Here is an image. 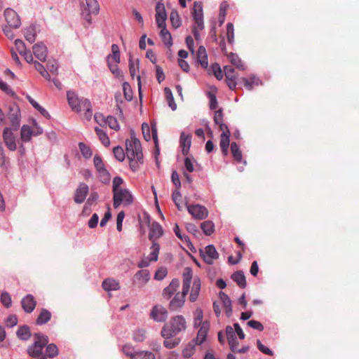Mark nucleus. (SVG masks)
Listing matches in <instances>:
<instances>
[{
  "label": "nucleus",
  "mask_w": 359,
  "mask_h": 359,
  "mask_svg": "<svg viewBox=\"0 0 359 359\" xmlns=\"http://www.w3.org/2000/svg\"><path fill=\"white\" fill-rule=\"evenodd\" d=\"M126 150L130 167L135 172L143 164V154L141 143L133 132L131 133L130 139L126 141Z\"/></svg>",
  "instance_id": "nucleus-1"
},
{
  "label": "nucleus",
  "mask_w": 359,
  "mask_h": 359,
  "mask_svg": "<svg viewBox=\"0 0 359 359\" xmlns=\"http://www.w3.org/2000/svg\"><path fill=\"white\" fill-rule=\"evenodd\" d=\"M187 328V322L182 316H175L166 323L161 332L163 338H172Z\"/></svg>",
  "instance_id": "nucleus-2"
},
{
  "label": "nucleus",
  "mask_w": 359,
  "mask_h": 359,
  "mask_svg": "<svg viewBox=\"0 0 359 359\" xmlns=\"http://www.w3.org/2000/svg\"><path fill=\"white\" fill-rule=\"evenodd\" d=\"M67 101L72 109L79 112L85 111V116L90 119L92 116L91 104L88 99L79 98L77 95L72 91H68L67 93Z\"/></svg>",
  "instance_id": "nucleus-3"
},
{
  "label": "nucleus",
  "mask_w": 359,
  "mask_h": 359,
  "mask_svg": "<svg viewBox=\"0 0 359 359\" xmlns=\"http://www.w3.org/2000/svg\"><path fill=\"white\" fill-rule=\"evenodd\" d=\"M194 24L192 28V34L196 41L200 39V32L204 29L203 6L201 1H194L192 12Z\"/></svg>",
  "instance_id": "nucleus-4"
},
{
  "label": "nucleus",
  "mask_w": 359,
  "mask_h": 359,
  "mask_svg": "<svg viewBox=\"0 0 359 359\" xmlns=\"http://www.w3.org/2000/svg\"><path fill=\"white\" fill-rule=\"evenodd\" d=\"M36 340L33 345L29 346L27 350L28 354L37 358L41 355L43 347L48 344V339L46 336L36 333L34 334Z\"/></svg>",
  "instance_id": "nucleus-5"
},
{
  "label": "nucleus",
  "mask_w": 359,
  "mask_h": 359,
  "mask_svg": "<svg viewBox=\"0 0 359 359\" xmlns=\"http://www.w3.org/2000/svg\"><path fill=\"white\" fill-rule=\"evenodd\" d=\"M133 201V197L126 189H119L113 192L114 207L117 208L121 204L125 206L130 205Z\"/></svg>",
  "instance_id": "nucleus-6"
},
{
  "label": "nucleus",
  "mask_w": 359,
  "mask_h": 359,
  "mask_svg": "<svg viewBox=\"0 0 359 359\" xmlns=\"http://www.w3.org/2000/svg\"><path fill=\"white\" fill-rule=\"evenodd\" d=\"M81 8L82 17L89 24L91 23V14L97 15L100 10L98 1H83Z\"/></svg>",
  "instance_id": "nucleus-7"
},
{
  "label": "nucleus",
  "mask_w": 359,
  "mask_h": 359,
  "mask_svg": "<svg viewBox=\"0 0 359 359\" xmlns=\"http://www.w3.org/2000/svg\"><path fill=\"white\" fill-rule=\"evenodd\" d=\"M187 206L188 212L197 219H203L206 218L208 215V209L201 205H188L187 203H186Z\"/></svg>",
  "instance_id": "nucleus-8"
},
{
  "label": "nucleus",
  "mask_w": 359,
  "mask_h": 359,
  "mask_svg": "<svg viewBox=\"0 0 359 359\" xmlns=\"http://www.w3.org/2000/svg\"><path fill=\"white\" fill-rule=\"evenodd\" d=\"M5 20L8 24L9 27L18 29L21 25V21L18 13L11 8H6L4 11Z\"/></svg>",
  "instance_id": "nucleus-9"
},
{
  "label": "nucleus",
  "mask_w": 359,
  "mask_h": 359,
  "mask_svg": "<svg viewBox=\"0 0 359 359\" xmlns=\"http://www.w3.org/2000/svg\"><path fill=\"white\" fill-rule=\"evenodd\" d=\"M150 318L156 322H164L168 318V311L161 305H156L152 308Z\"/></svg>",
  "instance_id": "nucleus-10"
},
{
  "label": "nucleus",
  "mask_w": 359,
  "mask_h": 359,
  "mask_svg": "<svg viewBox=\"0 0 359 359\" xmlns=\"http://www.w3.org/2000/svg\"><path fill=\"white\" fill-rule=\"evenodd\" d=\"M167 19V14L165 11V5L158 1L156 6V21L158 27L165 25V20Z\"/></svg>",
  "instance_id": "nucleus-11"
},
{
  "label": "nucleus",
  "mask_w": 359,
  "mask_h": 359,
  "mask_svg": "<svg viewBox=\"0 0 359 359\" xmlns=\"http://www.w3.org/2000/svg\"><path fill=\"white\" fill-rule=\"evenodd\" d=\"M4 142L7 148L11 151H15L17 149L15 137L9 128H6L3 133Z\"/></svg>",
  "instance_id": "nucleus-12"
},
{
  "label": "nucleus",
  "mask_w": 359,
  "mask_h": 359,
  "mask_svg": "<svg viewBox=\"0 0 359 359\" xmlns=\"http://www.w3.org/2000/svg\"><path fill=\"white\" fill-rule=\"evenodd\" d=\"M88 186L85 183H80L77 189L75 191L74 201L76 203H82L88 194Z\"/></svg>",
  "instance_id": "nucleus-13"
},
{
  "label": "nucleus",
  "mask_w": 359,
  "mask_h": 359,
  "mask_svg": "<svg viewBox=\"0 0 359 359\" xmlns=\"http://www.w3.org/2000/svg\"><path fill=\"white\" fill-rule=\"evenodd\" d=\"M187 293L182 290V293H177L169 304V309L171 311H177L182 308L184 304V298Z\"/></svg>",
  "instance_id": "nucleus-14"
},
{
  "label": "nucleus",
  "mask_w": 359,
  "mask_h": 359,
  "mask_svg": "<svg viewBox=\"0 0 359 359\" xmlns=\"http://www.w3.org/2000/svg\"><path fill=\"white\" fill-rule=\"evenodd\" d=\"M20 109L18 106L15 105L10 107V111L8 114V118L10 120L11 123L14 129H16L20 126Z\"/></svg>",
  "instance_id": "nucleus-15"
},
{
  "label": "nucleus",
  "mask_w": 359,
  "mask_h": 359,
  "mask_svg": "<svg viewBox=\"0 0 359 359\" xmlns=\"http://www.w3.org/2000/svg\"><path fill=\"white\" fill-rule=\"evenodd\" d=\"M224 74L226 76V81L231 90H234L236 86V75L233 68L230 66H225L224 67Z\"/></svg>",
  "instance_id": "nucleus-16"
},
{
  "label": "nucleus",
  "mask_w": 359,
  "mask_h": 359,
  "mask_svg": "<svg viewBox=\"0 0 359 359\" xmlns=\"http://www.w3.org/2000/svg\"><path fill=\"white\" fill-rule=\"evenodd\" d=\"M34 55L39 60L43 62L46 60L48 55L46 46L43 43H36L33 48Z\"/></svg>",
  "instance_id": "nucleus-17"
},
{
  "label": "nucleus",
  "mask_w": 359,
  "mask_h": 359,
  "mask_svg": "<svg viewBox=\"0 0 359 359\" xmlns=\"http://www.w3.org/2000/svg\"><path fill=\"white\" fill-rule=\"evenodd\" d=\"M218 252L212 245H209L205 248V255L203 259L208 264H212L214 259L218 258Z\"/></svg>",
  "instance_id": "nucleus-18"
},
{
  "label": "nucleus",
  "mask_w": 359,
  "mask_h": 359,
  "mask_svg": "<svg viewBox=\"0 0 359 359\" xmlns=\"http://www.w3.org/2000/svg\"><path fill=\"white\" fill-rule=\"evenodd\" d=\"M22 307L27 313H31L36 307V302L32 294H27L21 301Z\"/></svg>",
  "instance_id": "nucleus-19"
},
{
  "label": "nucleus",
  "mask_w": 359,
  "mask_h": 359,
  "mask_svg": "<svg viewBox=\"0 0 359 359\" xmlns=\"http://www.w3.org/2000/svg\"><path fill=\"white\" fill-rule=\"evenodd\" d=\"M149 279L150 273L147 269L138 271L134 276V281L140 287L144 286Z\"/></svg>",
  "instance_id": "nucleus-20"
},
{
  "label": "nucleus",
  "mask_w": 359,
  "mask_h": 359,
  "mask_svg": "<svg viewBox=\"0 0 359 359\" xmlns=\"http://www.w3.org/2000/svg\"><path fill=\"white\" fill-rule=\"evenodd\" d=\"M180 147H182V154L186 156L188 154L191 143V135H186L184 133H182L180 139Z\"/></svg>",
  "instance_id": "nucleus-21"
},
{
  "label": "nucleus",
  "mask_w": 359,
  "mask_h": 359,
  "mask_svg": "<svg viewBox=\"0 0 359 359\" xmlns=\"http://www.w3.org/2000/svg\"><path fill=\"white\" fill-rule=\"evenodd\" d=\"M163 234V229L161 226L156 222H154L150 226L149 237L152 242H155L154 241L158 238H160Z\"/></svg>",
  "instance_id": "nucleus-22"
},
{
  "label": "nucleus",
  "mask_w": 359,
  "mask_h": 359,
  "mask_svg": "<svg viewBox=\"0 0 359 359\" xmlns=\"http://www.w3.org/2000/svg\"><path fill=\"white\" fill-rule=\"evenodd\" d=\"M180 286V281L177 279H173L170 285L166 287L163 292L164 298L169 299L172 295L177 291Z\"/></svg>",
  "instance_id": "nucleus-23"
},
{
  "label": "nucleus",
  "mask_w": 359,
  "mask_h": 359,
  "mask_svg": "<svg viewBox=\"0 0 359 359\" xmlns=\"http://www.w3.org/2000/svg\"><path fill=\"white\" fill-rule=\"evenodd\" d=\"M210 325L208 322H204L198 332L196 342L197 344H201L205 341L208 332L209 330Z\"/></svg>",
  "instance_id": "nucleus-24"
},
{
  "label": "nucleus",
  "mask_w": 359,
  "mask_h": 359,
  "mask_svg": "<svg viewBox=\"0 0 359 359\" xmlns=\"http://www.w3.org/2000/svg\"><path fill=\"white\" fill-rule=\"evenodd\" d=\"M201 290V280L198 278H195L194 279L193 285L191 290V293L189 296V300L191 302H194L198 299L199 295V292Z\"/></svg>",
  "instance_id": "nucleus-25"
},
{
  "label": "nucleus",
  "mask_w": 359,
  "mask_h": 359,
  "mask_svg": "<svg viewBox=\"0 0 359 359\" xmlns=\"http://www.w3.org/2000/svg\"><path fill=\"white\" fill-rule=\"evenodd\" d=\"M192 278V271L190 268L187 267L184 269V271L183 272V286L182 290L184 291V293H188L189 288H190V284Z\"/></svg>",
  "instance_id": "nucleus-26"
},
{
  "label": "nucleus",
  "mask_w": 359,
  "mask_h": 359,
  "mask_svg": "<svg viewBox=\"0 0 359 359\" xmlns=\"http://www.w3.org/2000/svg\"><path fill=\"white\" fill-rule=\"evenodd\" d=\"M196 56L197 60L201 64V67L205 69L207 68L208 65V55L204 46H199Z\"/></svg>",
  "instance_id": "nucleus-27"
},
{
  "label": "nucleus",
  "mask_w": 359,
  "mask_h": 359,
  "mask_svg": "<svg viewBox=\"0 0 359 359\" xmlns=\"http://www.w3.org/2000/svg\"><path fill=\"white\" fill-rule=\"evenodd\" d=\"M231 279L237 283L241 288L246 287V279L242 271H237L231 275Z\"/></svg>",
  "instance_id": "nucleus-28"
},
{
  "label": "nucleus",
  "mask_w": 359,
  "mask_h": 359,
  "mask_svg": "<svg viewBox=\"0 0 359 359\" xmlns=\"http://www.w3.org/2000/svg\"><path fill=\"white\" fill-rule=\"evenodd\" d=\"M34 129H31V127L27 125L22 126L20 131V138L24 142H29L32 137L34 135Z\"/></svg>",
  "instance_id": "nucleus-29"
},
{
  "label": "nucleus",
  "mask_w": 359,
  "mask_h": 359,
  "mask_svg": "<svg viewBox=\"0 0 359 359\" xmlns=\"http://www.w3.org/2000/svg\"><path fill=\"white\" fill-rule=\"evenodd\" d=\"M219 298L223 303V306L225 309V312L228 316H230L232 313L231 301L229 296L223 292H220Z\"/></svg>",
  "instance_id": "nucleus-30"
},
{
  "label": "nucleus",
  "mask_w": 359,
  "mask_h": 359,
  "mask_svg": "<svg viewBox=\"0 0 359 359\" xmlns=\"http://www.w3.org/2000/svg\"><path fill=\"white\" fill-rule=\"evenodd\" d=\"M120 62V51L118 45L112 44L111 54L107 57V63H119Z\"/></svg>",
  "instance_id": "nucleus-31"
},
{
  "label": "nucleus",
  "mask_w": 359,
  "mask_h": 359,
  "mask_svg": "<svg viewBox=\"0 0 359 359\" xmlns=\"http://www.w3.org/2000/svg\"><path fill=\"white\" fill-rule=\"evenodd\" d=\"M102 285L103 289L106 291L117 290L120 288L118 282L111 278L105 279L102 282Z\"/></svg>",
  "instance_id": "nucleus-32"
},
{
  "label": "nucleus",
  "mask_w": 359,
  "mask_h": 359,
  "mask_svg": "<svg viewBox=\"0 0 359 359\" xmlns=\"http://www.w3.org/2000/svg\"><path fill=\"white\" fill-rule=\"evenodd\" d=\"M226 56L229 60V62L237 69H240V70H244L245 69V67H244V65L243 64L241 60L240 59V57L238 56V55L235 54V53H230L229 54H226Z\"/></svg>",
  "instance_id": "nucleus-33"
},
{
  "label": "nucleus",
  "mask_w": 359,
  "mask_h": 359,
  "mask_svg": "<svg viewBox=\"0 0 359 359\" xmlns=\"http://www.w3.org/2000/svg\"><path fill=\"white\" fill-rule=\"evenodd\" d=\"M51 318V313L47 309H41L36 320V323L37 325H43L46 323H48Z\"/></svg>",
  "instance_id": "nucleus-34"
},
{
  "label": "nucleus",
  "mask_w": 359,
  "mask_h": 359,
  "mask_svg": "<svg viewBox=\"0 0 359 359\" xmlns=\"http://www.w3.org/2000/svg\"><path fill=\"white\" fill-rule=\"evenodd\" d=\"M229 137H230V135H226L225 134H221V135H220L219 146H220L222 152L224 156H226L228 154L229 142H230Z\"/></svg>",
  "instance_id": "nucleus-35"
},
{
  "label": "nucleus",
  "mask_w": 359,
  "mask_h": 359,
  "mask_svg": "<svg viewBox=\"0 0 359 359\" xmlns=\"http://www.w3.org/2000/svg\"><path fill=\"white\" fill-rule=\"evenodd\" d=\"M95 131L99 140L104 147H108L110 144L109 138L106 132L98 127L95 128Z\"/></svg>",
  "instance_id": "nucleus-36"
},
{
  "label": "nucleus",
  "mask_w": 359,
  "mask_h": 359,
  "mask_svg": "<svg viewBox=\"0 0 359 359\" xmlns=\"http://www.w3.org/2000/svg\"><path fill=\"white\" fill-rule=\"evenodd\" d=\"M160 35L165 45L170 47L172 45V39L170 33L167 30L165 25L161 27Z\"/></svg>",
  "instance_id": "nucleus-37"
},
{
  "label": "nucleus",
  "mask_w": 359,
  "mask_h": 359,
  "mask_svg": "<svg viewBox=\"0 0 359 359\" xmlns=\"http://www.w3.org/2000/svg\"><path fill=\"white\" fill-rule=\"evenodd\" d=\"M241 81L248 90H252L255 86L259 85V79L253 76L250 79L242 78Z\"/></svg>",
  "instance_id": "nucleus-38"
},
{
  "label": "nucleus",
  "mask_w": 359,
  "mask_h": 359,
  "mask_svg": "<svg viewBox=\"0 0 359 359\" xmlns=\"http://www.w3.org/2000/svg\"><path fill=\"white\" fill-rule=\"evenodd\" d=\"M201 228L207 236H210L215 231V224L210 220L202 222L201 224Z\"/></svg>",
  "instance_id": "nucleus-39"
},
{
  "label": "nucleus",
  "mask_w": 359,
  "mask_h": 359,
  "mask_svg": "<svg viewBox=\"0 0 359 359\" xmlns=\"http://www.w3.org/2000/svg\"><path fill=\"white\" fill-rule=\"evenodd\" d=\"M25 37L27 41L33 43L36 39V29L34 26L31 25L25 29Z\"/></svg>",
  "instance_id": "nucleus-40"
},
{
  "label": "nucleus",
  "mask_w": 359,
  "mask_h": 359,
  "mask_svg": "<svg viewBox=\"0 0 359 359\" xmlns=\"http://www.w3.org/2000/svg\"><path fill=\"white\" fill-rule=\"evenodd\" d=\"M231 152L235 161L237 162H241L243 158L242 152L236 142L231 143Z\"/></svg>",
  "instance_id": "nucleus-41"
},
{
  "label": "nucleus",
  "mask_w": 359,
  "mask_h": 359,
  "mask_svg": "<svg viewBox=\"0 0 359 359\" xmlns=\"http://www.w3.org/2000/svg\"><path fill=\"white\" fill-rule=\"evenodd\" d=\"M160 247L159 245L156 243L153 242V244L151 247V252L149 255L148 256L147 259H149L151 262H156L158 259V256L159 253Z\"/></svg>",
  "instance_id": "nucleus-42"
},
{
  "label": "nucleus",
  "mask_w": 359,
  "mask_h": 359,
  "mask_svg": "<svg viewBox=\"0 0 359 359\" xmlns=\"http://www.w3.org/2000/svg\"><path fill=\"white\" fill-rule=\"evenodd\" d=\"M17 335L20 339H22V340L29 339L31 336L30 332H29V328L26 325L19 327L17 331Z\"/></svg>",
  "instance_id": "nucleus-43"
},
{
  "label": "nucleus",
  "mask_w": 359,
  "mask_h": 359,
  "mask_svg": "<svg viewBox=\"0 0 359 359\" xmlns=\"http://www.w3.org/2000/svg\"><path fill=\"white\" fill-rule=\"evenodd\" d=\"M165 95L166 100L169 107L172 109V110H175L177 109V104L174 101V97L172 93L171 90L169 88H165Z\"/></svg>",
  "instance_id": "nucleus-44"
},
{
  "label": "nucleus",
  "mask_w": 359,
  "mask_h": 359,
  "mask_svg": "<svg viewBox=\"0 0 359 359\" xmlns=\"http://www.w3.org/2000/svg\"><path fill=\"white\" fill-rule=\"evenodd\" d=\"M228 7H229V6L226 2L222 3L220 5L219 13V16H218V22H219V26H222L223 25V23L224 22Z\"/></svg>",
  "instance_id": "nucleus-45"
},
{
  "label": "nucleus",
  "mask_w": 359,
  "mask_h": 359,
  "mask_svg": "<svg viewBox=\"0 0 359 359\" xmlns=\"http://www.w3.org/2000/svg\"><path fill=\"white\" fill-rule=\"evenodd\" d=\"M34 67H35L36 70L38 71L44 79L50 81V76L49 73L48 72V71L45 69L43 65L37 61H34Z\"/></svg>",
  "instance_id": "nucleus-46"
},
{
  "label": "nucleus",
  "mask_w": 359,
  "mask_h": 359,
  "mask_svg": "<svg viewBox=\"0 0 359 359\" xmlns=\"http://www.w3.org/2000/svg\"><path fill=\"white\" fill-rule=\"evenodd\" d=\"M172 199L173 201V202L175 203L176 207L177 208V209L179 210H182V205H181L182 203V195L180 192V189H175L173 192H172Z\"/></svg>",
  "instance_id": "nucleus-47"
},
{
  "label": "nucleus",
  "mask_w": 359,
  "mask_h": 359,
  "mask_svg": "<svg viewBox=\"0 0 359 359\" xmlns=\"http://www.w3.org/2000/svg\"><path fill=\"white\" fill-rule=\"evenodd\" d=\"M106 125H108L111 129H113L116 131H118L120 129V126L117 119L112 116H108L106 118Z\"/></svg>",
  "instance_id": "nucleus-48"
},
{
  "label": "nucleus",
  "mask_w": 359,
  "mask_h": 359,
  "mask_svg": "<svg viewBox=\"0 0 359 359\" xmlns=\"http://www.w3.org/2000/svg\"><path fill=\"white\" fill-rule=\"evenodd\" d=\"M147 331L144 329H137L133 334V339L135 341L142 342L146 339Z\"/></svg>",
  "instance_id": "nucleus-49"
},
{
  "label": "nucleus",
  "mask_w": 359,
  "mask_h": 359,
  "mask_svg": "<svg viewBox=\"0 0 359 359\" xmlns=\"http://www.w3.org/2000/svg\"><path fill=\"white\" fill-rule=\"evenodd\" d=\"M46 353L48 358H53L58 355V348L54 344H50L46 347Z\"/></svg>",
  "instance_id": "nucleus-50"
},
{
  "label": "nucleus",
  "mask_w": 359,
  "mask_h": 359,
  "mask_svg": "<svg viewBox=\"0 0 359 359\" xmlns=\"http://www.w3.org/2000/svg\"><path fill=\"white\" fill-rule=\"evenodd\" d=\"M98 173V177L100 180V181L104 184H107L110 181V174L107 170V169L104 168L103 169H101L98 171H97Z\"/></svg>",
  "instance_id": "nucleus-51"
},
{
  "label": "nucleus",
  "mask_w": 359,
  "mask_h": 359,
  "mask_svg": "<svg viewBox=\"0 0 359 359\" xmlns=\"http://www.w3.org/2000/svg\"><path fill=\"white\" fill-rule=\"evenodd\" d=\"M164 339H165V340L163 341V344L166 348H168L169 349L175 348L180 342V339L179 338H175V339L164 338Z\"/></svg>",
  "instance_id": "nucleus-52"
},
{
  "label": "nucleus",
  "mask_w": 359,
  "mask_h": 359,
  "mask_svg": "<svg viewBox=\"0 0 359 359\" xmlns=\"http://www.w3.org/2000/svg\"><path fill=\"white\" fill-rule=\"evenodd\" d=\"M170 18L171 23L175 28H177L181 25L180 18L176 11H172L170 13Z\"/></svg>",
  "instance_id": "nucleus-53"
},
{
  "label": "nucleus",
  "mask_w": 359,
  "mask_h": 359,
  "mask_svg": "<svg viewBox=\"0 0 359 359\" xmlns=\"http://www.w3.org/2000/svg\"><path fill=\"white\" fill-rule=\"evenodd\" d=\"M79 149L86 158H89L92 156V151L90 148L83 142L79 144Z\"/></svg>",
  "instance_id": "nucleus-54"
},
{
  "label": "nucleus",
  "mask_w": 359,
  "mask_h": 359,
  "mask_svg": "<svg viewBox=\"0 0 359 359\" xmlns=\"http://www.w3.org/2000/svg\"><path fill=\"white\" fill-rule=\"evenodd\" d=\"M134 359H155V355L150 351L136 352Z\"/></svg>",
  "instance_id": "nucleus-55"
},
{
  "label": "nucleus",
  "mask_w": 359,
  "mask_h": 359,
  "mask_svg": "<svg viewBox=\"0 0 359 359\" xmlns=\"http://www.w3.org/2000/svg\"><path fill=\"white\" fill-rule=\"evenodd\" d=\"M226 36L229 43H233L234 40V29L231 22L226 25Z\"/></svg>",
  "instance_id": "nucleus-56"
},
{
  "label": "nucleus",
  "mask_w": 359,
  "mask_h": 359,
  "mask_svg": "<svg viewBox=\"0 0 359 359\" xmlns=\"http://www.w3.org/2000/svg\"><path fill=\"white\" fill-rule=\"evenodd\" d=\"M123 90L126 100L130 101L133 99V92L128 83L124 82L123 84Z\"/></svg>",
  "instance_id": "nucleus-57"
},
{
  "label": "nucleus",
  "mask_w": 359,
  "mask_h": 359,
  "mask_svg": "<svg viewBox=\"0 0 359 359\" xmlns=\"http://www.w3.org/2000/svg\"><path fill=\"white\" fill-rule=\"evenodd\" d=\"M113 153L115 158L119 161H123L125 159V152L122 147H115L113 149Z\"/></svg>",
  "instance_id": "nucleus-58"
},
{
  "label": "nucleus",
  "mask_w": 359,
  "mask_h": 359,
  "mask_svg": "<svg viewBox=\"0 0 359 359\" xmlns=\"http://www.w3.org/2000/svg\"><path fill=\"white\" fill-rule=\"evenodd\" d=\"M1 302L4 306L9 308L12 303L11 295L6 292H3L1 294Z\"/></svg>",
  "instance_id": "nucleus-59"
},
{
  "label": "nucleus",
  "mask_w": 359,
  "mask_h": 359,
  "mask_svg": "<svg viewBox=\"0 0 359 359\" xmlns=\"http://www.w3.org/2000/svg\"><path fill=\"white\" fill-rule=\"evenodd\" d=\"M203 311L201 309H198L195 312V318H194V326L195 327H201V325L204 323L203 322Z\"/></svg>",
  "instance_id": "nucleus-60"
},
{
  "label": "nucleus",
  "mask_w": 359,
  "mask_h": 359,
  "mask_svg": "<svg viewBox=\"0 0 359 359\" xmlns=\"http://www.w3.org/2000/svg\"><path fill=\"white\" fill-rule=\"evenodd\" d=\"M122 350L126 355L130 357L131 359H134L136 352L134 351V347L133 346L126 344L123 346Z\"/></svg>",
  "instance_id": "nucleus-61"
},
{
  "label": "nucleus",
  "mask_w": 359,
  "mask_h": 359,
  "mask_svg": "<svg viewBox=\"0 0 359 359\" xmlns=\"http://www.w3.org/2000/svg\"><path fill=\"white\" fill-rule=\"evenodd\" d=\"M211 67H212V72H213L214 75L215 76V77L218 80L222 79L223 73H222V69H221L219 65L217 63H215L212 65Z\"/></svg>",
  "instance_id": "nucleus-62"
},
{
  "label": "nucleus",
  "mask_w": 359,
  "mask_h": 359,
  "mask_svg": "<svg viewBox=\"0 0 359 359\" xmlns=\"http://www.w3.org/2000/svg\"><path fill=\"white\" fill-rule=\"evenodd\" d=\"M93 163L97 171L105 168L102 158L99 155H95L93 159Z\"/></svg>",
  "instance_id": "nucleus-63"
},
{
  "label": "nucleus",
  "mask_w": 359,
  "mask_h": 359,
  "mask_svg": "<svg viewBox=\"0 0 359 359\" xmlns=\"http://www.w3.org/2000/svg\"><path fill=\"white\" fill-rule=\"evenodd\" d=\"M167 273V269L165 267H161L156 271L154 278L158 280H161L166 276Z\"/></svg>",
  "instance_id": "nucleus-64"
}]
</instances>
